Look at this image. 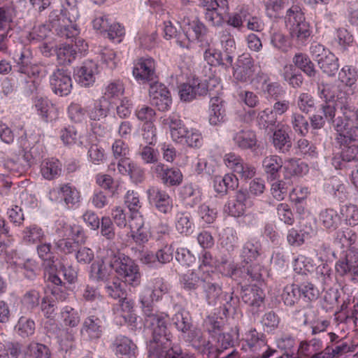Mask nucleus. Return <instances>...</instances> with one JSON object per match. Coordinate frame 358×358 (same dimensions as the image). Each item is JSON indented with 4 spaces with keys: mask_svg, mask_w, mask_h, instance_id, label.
<instances>
[{
    "mask_svg": "<svg viewBox=\"0 0 358 358\" xmlns=\"http://www.w3.org/2000/svg\"><path fill=\"white\" fill-rule=\"evenodd\" d=\"M284 169L290 176H294L307 171L308 166L299 160L289 159L285 161Z\"/></svg>",
    "mask_w": 358,
    "mask_h": 358,
    "instance_id": "13d9d810",
    "label": "nucleus"
},
{
    "mask_svg": "<svg viewBox=\"0 0 358 358\" xmlns=\"http://www.w3.org/2000/svg\"><path fill=\"white\" fill-rule=\"evenodd\" d=\"M4 167L13 173L21 175L28 169V164H24L21 158L17 157L6 159Z\"/></svg>",
    "mask_w": 358,
    "mask_h": 358,
    "instance_id": "0e129e2a",
    "label": "nucleus"
},
{
    "mask_svg": "<svg viewBox=\"0 0 358 358\" xmlns=\"http://www.w3.org/2000/svg\"><path fill=\"white\" fill-rule=\"evenodd\" d=\"M149 95L152 104L159 110H167L172 103L169 91L164 84L159 82L151 84Z\"/></svg>",
    "mask_w": 358,
    "mask_h": 358,
    "instance_id": "ddd939ff",
    "label": "nucleus"
},
{
    "mask_svg": "<svg viewBox=\"0 0 358 358\" xmlns=\"http://www.w3.org/2000/svg\"><path fill=\"white\" fill-rule=\"evenodd\" d=\"M262 245L259 241L251 239L247 241L242 250L241 257L245 264H249L255 261L259 255Z\"/></svg>",
    "mask_w": 358,
    "mask_h": 358,
    "instance_id": "2f4dec72",
    "label": "nucleus"
},
{
    "mask_svg": "<svg viewBox=\"0 0 358 358\" xmlns=\"http://www.w3.org/2000/svg\"><path fill=\"white\" fill-rule=\"evenodd\" d=\"M48 22L51 30H53L60 37L71 38L79 34L77 25L62 10L51 12Z\"/></svg>",
    "mask_w": 358,
    "mask_h": 358,
    "instance_id": "0eeeda50",
    "label": "nucleus"
},
{
    "mask_svg": "<svg viewBox=\"0 0 358 358\" xmlns=\"http://www.w3.org/2000/svg\"><path fill=\"white\" fill-rule=\"evenodd\" d=\"M286 23L289 34L299 44L303 45L311 35L310 24L305 20L301 9L297 6H292L287 12Z\"/></svg>",
    "mask_w": 358,
    "mask_h": 358,
    "instance_id": "20e7f679",
    "label": "nucleus"
},
{
    "mask_svg": "<svg viewBox=\"0 0 358 358\" xmlns=\"http://www.w3.org/2000/svg\"><path fill=\"white\" fill-rule=\"evenodd\" d=\"M336 273L341 277L349 276L354 283H358V251L349 249L336 263Z\"/></svg>",
    "mask_w": 358,
    "mask_h": 358,
    "instance_id": "6e6552de",
    "label": "nucleus"
},
{
    "mask_svg": "<svg viewBox=\"0 0 358 358\" xmlns=\"http://www.w3.org/2000/svg\"><path fill=\"white\" fill-rule=\"evenodd\" d=\"M103 332L102 322L96 315L86 317L80 329V334L86 341H95L101 338Z\"/></svg>",
    "mask_w": 358,
    "mask_h": 358,
    "instance_id": "6ab92c4d",
    "label": "nucleus"
},
{
    "mask_svg": "<svg viewBox=\"0 0 358 358\" xmlns=\"http://www.w3.org/2000/svg\"><path fill=\"white\" fill-rule=\"evenodd\" d=\"M172 322L176 329L182 334H186L192 327L191 318L183 312L176 313L172 317Z\"/></svg>",
    "mask_w": 358,
    "mask_h": 358,
    "instance_id": "8fccbe9b",
    "label": "nucleus"
},
{
    "mask_svg": "<svg viewBox=\"0 0 358 358\" xmlns=\"http://www.w3.org/2000/svg\"><path fill=\"white\" fill-rule=\"evenodd\" d=\"M241 296L245 303L254 309H258L264 303L265 294L262 289L253 285L243 287Z\"/></svg>",
    "mask_w": 358,
    "mask_h": 358,
    "instance_id": "5701e85b",
    "label": "nucleus"
},
{
    "mask_svg": "<svg viewBox=\"0 0 358 358\" xmlns=\"http://www.w3.org/2000/svg\"><path fill=\"white\" fill-rule=\"evenodd\" d=\"M50 243H41L37 246V252L39 257L43 260L45 267L50 268L54 265L55 256L51 252Z\"/></svg>",
    "mask_w": 358,
    "mask_h": 358,
    "instance_id": "603ef678",
    "label": "nucleus"
},
{
    "mask_svg": "<svg viewBox=\"0 0 358 358\" xmlns=\"http://www.w3.org/2000/svg\"><path fill=\"white\" fill-rule=\"evenodd\" d=\"M50 83L52 91L59 96H66L71 91V78L64 69H58L55 71L50 76Z\"/></svg>",
    "mask_w": 358,
    "mask_h": 358,
    "instance_id": "f3484780",
    "label": "nucleus"
},
{
    "mask_svg": "<svg viewBox=\"0 0 358 358\" xmlns=\"http://www.w3.org/2000/svg\"><path fill=\"white\" fill-rule=\"evenodd\" d=\"M320 220L325 228L335 229L339 223V217L336 210L328 208L320 213Z\"/></svg>",
    "mask_w": 358,
    "mask_h": 358,
    "instance_id": "49530a36",
    "label": "nucleus"
},
{
    "mask_svg": "<svg viewBox=\"0 0 358 358\" xmlns=\"http://www.w3.org/2000/svg\"><path fill=\"white\" fill-rule=\"evenodd\" d=\"M254 62L249 55L239 57L233 76L239 82H248L253 75Z\"/></svg>",
    "mask_w": 358,
    "mask_h": 358,
    "instance_id": "4be33fe9",
    "label": "nucleus"
},
{
    "mask_svg": "<svg viewBox=\"0 0 358 358\" xmlns=\"http://www.w3.org/2000/svg\"><path fill=\"white\" fill-rule=\"evenodd\" d=\"M243 340L246 343L247 346L253 352L266 345L265 341L263 338V334L259 333L255 328H251L246 331L243 337Z\"/></svg>",
    "mask_w": 358,
    "mask_h": 358,
    "instance_id": "c9c22d12",
    "label": "nucleus"
},
{
    "mask_svg": "<svg viewBox=\"0 0 358 358\" xmlns=\"http://www.w3.org/2000/svg\"><path fill=\"white\" fill-rule=\"evenodd\" d=\"M124 92V86L122 81L120 80H112L105 87L104 96L103 99H117L123 95Z\"/></svg>",
    "mask_w": 358,
    "mask_h": 358,
    "instance_id": "a18cd8bd",
    "label": "nucleus"
},
{
    "mask_svg": "<svg viewBox=\"0 0 358 358\" xmlns=\"http://www.w3.org/2000/svg\"><path fill=\"white\" fill-rule=\"evenodd\" d=\"M293 62L308 77L313 78L316 76L317 71L315 69V65L306 55L303 53L296 54L293 58Z\"/></svg>",
    "mask_w": 358,
    "mask_h": 358,
    "instance_id": "e433bc0d",
    "label": "nucleus"
},
{
    "mask_svg": "<svg viewBox=\"0 0 358 358\" xmlns=\"http://www.w3.org/2000/svg\"><path fill=\"white\" fill-rule=\"evenodd\" d=\"M24 357L33 358H50L51 352L50 349L44 344L31 342L24 350Z\"/></svg>",
    "mask_w": 358,
    "mask_h": 358,
    "instance_id": "ea45409f",
    "label": "nucleus"
},
{
    "mask_svg": "<svg viewBox=\"0 0 358 358\" xmlns=\"http://www.w3.org/2000/svg\"><path fill=\"white\" fill-rule=\"evenodd\" d=\"M133 75L141 83H155L157 81V76L155 72V64L153 59L141 58L135 64L133 69Z\"/></svg>",
    "mask_w": 358,
    "mask_h": 358,
    "instance_id": "9b49d317",
    "label": "nucleus"
},
{
    "mask_svg": "<svg viewBox=\"0 0 358 358\" xmlns=\"http://www.w3.org/2000/svg\"><path fill=\"white\" fill-rule=\"evenodd\" d=\"M238 185V178L234 174H226L223 177L217 176L214 180V187L218 193L226 194L228 189H234Z\"/></svg>",
    "mask_w": 358,
    "mask_h": 358,
    "instance_id": "7c9ffc66",
    "label": "nucleus"
},
{
    "mask_svg": "<svg viewBox=\"0 0 358 358\" xmlns=\"http://www.w3.org/2000/svg\"><path fill=\"white\" fill-rule=\"evenodd\" d=\"M13 59L17 71L22 73H28L34 64L32 52L27 48H23L20 52H15Z\"/></svg>",
    "mask_w": 358,
    "mask_h": 358,
    "instance_id": "cd10ccee",
    "label": "nucleus"
},
{
    "mask_svg": "<svg viewBox=\"0 0 358 358\" xmlns=\"http://www.w3.org/2000/svg\"><path fill=\"white\" fill-rule=\"evenodd\" d=\"M116 352L121 355L131 358L135 356L136 345L128 338L120 336L115 341Z\"/></svg>",
    "mask_w": 358,
    "mask_h": 358,
    "instance_id": "4c0bfd02",
    "label": "nucleus"
},
{
    "mask_svg": "<svg viewBox=\"0 0 358 358\" xmlns=\"http://www.w3.org/2000/svg\"><path fill=\"white\" fill-rule=\"evenodd\" d=\"M145 315V324L152 331V340L148 345L150 358H160L164 348L171 344L172 335L167 327L168 315L152 311Z\"/></svg>",
    "mask_w": 358,
    "mask_h": 358,
    "instance_id": "f03ea898",
    "label": "nucleus"
},
{
    "mask_svg": "<svg viewBox=\"0 0 358 358\" xmlns=\"http://www.w3.org/2000/svg\"><path fill=\"white\" fill-rule=\"evenodd\" d=\"M182 338L194 348H199L206 345V341L203 338L201 331L197 328L191 327L186 334H183Z\"/></svg>",
    "mask_w": 358,
    "mask_h": 358,
    "instance_id": "de8ad7c7",
    "label": "nucleus"
},
{
    "mask_svg": "<svg viewBox=\"0 0 358 358\" xmlns=\"http://www.w3.org/2000/svg\"><path fill=\"white\" fill-rule=\"evenodd\" d=\"M291 123L294 130L302 136L308 131V122L301 114L294 113L292 115Z\"/></svg>",
    "mask_w": 358,
    "mask_h": 358,
    "instance_id": "774afa93",
    "label": "nucleus"
},
{
    "mask_svg": "<svg viewBox=\"0 0 358 358\" xmlns=\"http://www.w3.org/2000/svg\"><path fill=\"white\" fill-rule=\"evenodd\" d=\"M105 289L108 295L115 299H123L127 296L122 283L117 276H114L111 281L107 282Z\"/></svg>",
    "mask_w": 358,
    "mask_h": 358,
    "instance_id": "79ce46f5",
    "label": "nucleus"
},
{
    "mask_svg": "<svg viewBox=\"0 0 358 358\" xmlns=\"http://www.w3.org/2000/svg\"><path fill=\"white\" fill-rule=\"evenodd\" d=\"M320 94L326 100H334L337 106H341L343 118L338 117L334 122V128L344 132L343 136L345 138L358 139V109L355 113V122H353L348 115L352 111L350 94L344 90L343 86L327 84L322 86Z\"/></svg>",
    "mask_w": 358,
    "mask_h": 358,
    "instance_id": "f257e3e1",
    "label": "nucleus"
},
{
    "mask_svg": "<svg viewBox=\"0 0 358 358\" xmlns=\"http://www.w3.org/2000/svg\"><path fill=\"white\" fill-rule=\"evenodd\" d=\"M164 37L166 39L169 40L172 38H176V43L180 48H189L190 45V40L187 35L185 34H177L176 29L173 26L172 23L169 22H164Z\"/></svg>",
    "mask_w": 358,
    "mask_h": 358,
    "instance_id": "473e14b6",
    "label": "nucleus"
},
{
    "mask_svg": "<svg viewBox=\"0 0 358 358\" xmlns=\"http://www.w3.org/2000/svg\"><path fill=\"white\" fill-rule=\"evenodd\" d=\"M97 64L92 60H87L78 68L76 76L79 84L84 87H90L95 82L97 73Z\"/></svg>",
    "mask_w": 358,
    "mask_h": 358,
    "instance_id": "b1692460",
    "label": "nucleus"
},
{
    "mask_svg": "<svg viewBox=\"0 0 358 358\" xmlns=\"http://www.w3.org/2000/svg\"><path fill=\"white\" fill-rule=\"evenodd\" d=\"M282 76L284 80L294 88L300 87L303 81L302 74L297 71L295 67L290 64L284 67Z\"/></svg>",
    "mask_w": 358,
    "mask_h": 358,
    "instance_id": "a19ab883",
    "label": "nucleus"
},
{
    "mask_svg": "<svg viewBox=\"0 0 358 358\" xmlns=\"http://www.w3.org/2000/svg\"><path fill=\"white\" fill-rule=\"evenodd\" d=\"M249 16L248 9L242 6L229 15L227 24L234 28L240 29L243 27V21L246 20Z\"/></svg>",
    "mask_w": 358,
    "mask_h": 358,
    "instance_id": "09e8293b",
    "label": "nucleus"
},
{
    "mask_svg": "<svg viewBox=\"0 0 358 358\" xmlns=\"http://www.w3.org/2000/svg\"><path fill=\"white\" fill-rule=\"evenodd\" d=\"M152 171L167 186H178L182 181V174L177 168H168L163 163H158L152 167Z\"/></svg>",
    "mask_w": 358,
    "mask_h": 358,
    "instance_id": "dca6fc26",
    "label": "nucleus"
},
{
    "mask_svg": "<svg viewBox=\"0 0 358 358\" xmlns=\"http://www.w3.org/2000/svg\"><path fill=\"white\" fill-rule=\"evenodd\" d=\"M149 201L162 213L168 214L173 208V201L164 190L156 187H150L147 190Z\"/></svg>",
    "mask_w": 358,
    "mask_h": 358,
    "instance_id": "2eb2a0df",
    "label": "nucleus"
},
{
    "mask_svg": "<svg viewBox=\"0 0 358 358\" xmlns=\"http://www.w3.org/2000/svg\"><path fill=\"white\" fill-rule=\"evenodd\" d=\"M106 263L123 282L133 287L140 285L141 275L139 267L129 256L117 250L107 249Z\"/></svg>",
    "mask_w": 358,
    "mask_h": 358,
    "instance_id": "7ed1b4c3",
    "label": "nucleus"
},
{
    "mask_svg": "<svg viewBox=\"0 0 358 358\" xmlns=\"http://www.w3.org/2000/svg\"><path fill=\"white\" fill-rule=\"evenodd\" d=\"M317 62L323 73L329 76H334L339 68L338 59L332 52L326 55L323 58H320Z\"/></svg>",
    "mask_w": 358,
    "mask_h": 358,
    "instance_id": "58836bf2",
    "label": "nucleus"
},
{
    "mask_svg": "<svg viewBox=\"0 0 358 358\" xmlns=\"http://www.w3.org/2000/svg\"><path fill=\"white\" fill-rule=\"evenodd\" d=\"M276 116L272 110L266 108L258 113L257 121L261 128L266 129L276 122Z\"/></svg>",
    "mask_w": 358,
    "mask_h": 358,
    "instance_id": "4d7b16f0",
    "label": "nucleus"
},
{
    "mask_svg": "<svg viewBox=\"0 0 358 358\" xmlns=\"http://www.w3.org/2000/svg\"><path fill=\"white\" fill-rule=\"evenodd\" d=\"M164 124L169 128L172 139L182 143L189 129L182 124V120L176 115H171L163 121Z\"/></svg>",
    "mask_w": 358,
    "mask_h": 358,
    "instance_id": "393cba45",
    "label": "nucleus"
},
{
    "mask_svg": "<svg viewBox=\"0 0 358 358\" xmlns=\"http://www.w3.org/2000/svg\"><path fill=\"white\" fill-rule=\"evenodd\" d=\"M50 198L52 201H63L68 208H71L80 202V194L76 187L67 183L50 191Z\"/></svg>",
    "mask_w": 358,
    "mask_h": 358,
    "instance_id": "f8f14e48",
    "label": "nucleus"
},
{
    "mask_svg": "<svg viewBox=\"0 0 358 358\" xmlns=\"http://www.w3.org/2000/svg\"><path fill=\"white\" fill-rule=\"evenodd\" d=\"M241 122V120L236 119L231 125L234 144L243 150L255 149L257 143L255 133L250 129L238 128V124Z\"/></svg>",
    "mask_w": 358,
    "mask_h": 358,
    "instance_id": "9d476101",
    "label": "nucleus"
},
{
    "mask_svg": "<svg viewBox=\"0 0 358 358\" xmlns=\"http://www.w3.org/2000/svg\"><path fill=\"white\" fill-rule=\"evenodd\" d=\"M272 144L281 153L289 151L292 148L290 136L284 126L276 129L272 136Z\"/></svg>",
    "mask_w": 358,
    "mask_h": 358,
    "instance_id": "bb28decb",
    "label": "nucleus"
},
{
    "mask_svg": "<svg viewBox=\"0 0 358 358\" xmlns=\"http://www.w3.org/2000/svg\"><path fill=\"white\" fill-rule=\"evenodd\" d=\"M225 109L223 100L219 96H213L210 101L208 121L211 125L217 126L225 120Z\"/></svg>",
    "mask_w": 358,
    "mask_h": 358,
    "instance_id": "a878e982",
    "label": "nucleus"
},
{
    "mask_svg": "<svg viewBox=\"0 0 358 358\" xmlns=\"http://www.w3.org/2000/svg\"><path fill=\"white\" fill-rule=\"evenodd\" d=\"M357 77V72L354 68L350 66H345L341 69L338 73V79L341 84H338L336 83H331L330 84L343 86L344 87V90L348 93L346 90V87H352L355 85Z\"/></svg>",
    "mask_w": 358,
    "mask_h": 358,
    "instance_id": "72a5a7b5",
    "label": "nucleus"
},
{
    "mask_svg": "<svg viewBox=\"0 0 358 358\" xmlns=\"http://www.w3.org/2000/svg\"><path fill=\"white\" fill-rule=\"evenodd\" d=\"M199 6L203 9L204 19L209 25L218 27L223 23L221 10L227 6V0H199Z\"/></svg>",
    "mask_w": 358,
    "mask_h": 358,
    "instance_id": "1a4fd4ad",
    "label": "nucleus"
},
{
    "mask_svg": "<svg viewBox=\"0 0 358 358\" xmlns=\"http://www.w3.org/2000/svg\"><path fill=\"white\" fill-rule=\"evenodd\" d=\"M18 334L22 337H28L34 334L35 331V322L34 320L21 317L17 324Z\"/></svg>",
    "mask_w": 358,
    "mask_h": 358,
    "instance_id": "6e6d98bb",
    "label": "nucleus"
},
{
    "mask_svg": "<svg viewBox=\"0 0 358 358\" xmlns=\"http://www.w3.org/2000/svg\"><path fill=\"white\" fill-rule=\"evenodd\" d=\"M176 228L180 234H188L192 231V223L190 221V215L186 213L177 214Z\"/></svg>",
    "mask_w": 358,
    "mask_h": 358,
    "instance_id": "864d4df0",
    "label": "nucleus"
},
{
    "mask_svg": "<svg viewBox=\"0 0 358 358\" xmlns=\"http://www.w3.org/2000/svg\"><path fill=\"white\" fill-rule=\"evenodd\" d=\"M319 292L317 289L310 282L303 283L300 285L295 284L287 285L281 294L282 300L287 306H293L298 303L301 297L309 301L317 298Z\"/></svg>",
    "mask_w": 358,
    "mask_h": 358,
    "instance_id": "423d86ee",
    "label": "nucleus"
},
{
    "mask_svg": "<svg viewBox=\"0 0 358 358\" xmlns=\"http://www.w3.org/2000/svg\"><path fill=\"white\" fill-rule=\"evenodd\" d=\"M218 274L215 272L208 273L202 279L203 289L205 294V299L210 306L217 305L222 294L221 286L216 282Z\"/></svg>",
    "mask_w": 358,
    "mask_h": 358,
    "instance_id": "4468645a",
    "label": "nucleus"
},
{
    "mask_svg": "<svg viewBox=\"0 0 358 358\" xmlns=\"http://www.w3.org/2000/svg\"><path fill=\"white\" fill-rule=\"evenodd\" d=\"M341 215L347 225H358V207L356 205L349 203L343 206L341 208Z\"/></svg>",
    "mask_w": 358,
    "mask_h": 358,
    "instance_id": "c03bdc74",
    "label": "nucleus"
},
{
    "mask_svg": "<svg viewBox=\"0 0 358 358\" xmlns=\"http://www.w3.org/2000/svg\"><path fill=\"white\" fill-rule=\"evenodd\" d=\"M56 248L65 255L71 254L78 248V242L69 238H61L55 243Z\"/></svg>",
    "mask_w": 358,
    "mask_h": 358,
    "instance_id": "bf43d9fd",
    "label": "nucleus"
},
{
    "mask_svg": "<svg viewBox=\"0 0 358 358\" xmlns=\"http://www.w3.org/2000/svg\"><path fill=\"white\" fill-rule=\"evenodd\" d=\"M61 171L62 164L57 159H52L48 160L41 166V173L48 180H52L59 176Z\"/></svg>",
    "mask_w": 358,
    "mask_h": 358,
    "instance_id": "37998d69",
    "label": "nucleus"
},
{
    "mask_svg": "<svg viewBox=\"0 0 358 358\" xmlns=\"http://www.w3.org/2000/svg\"><path fill=\"white\" fill-rule=\"evenodd\" d=\"M106 255L101 259L94 262L90 266V277L99 282L109 280L111 270L107 268Z\"/></svg>",
    "mask_w": 358,
    "mask_h": 358,
    "instance_id": "c85d7f7f",
    "label": "nucleus"
},
{
    "mask_svg": "<svg viewBox=\"0 0 358 358\" xmlns=\"http://www.w3.org/2000/svg\"><path fill=\"white\" fill-rule=\"evenodd\" d=\"M83 43L84 41L82 39H78L75 45L61 44L56 49L57 57L59 62L64 65L70 64L76 59L78 51L82 52L86 50L87 45L86 43Z\"/></svg>",
    "mask_w": 358,
    "mask_h": 358,
    "instance_id": "a211bd4d",
    "label": "nucleus"
},
{
    "mask_svg": "<svg viewBox=\"0 0 358 358\" xmlns=\"http://www.w3.org/2000/svg\"><path fill=\"white\" fill-rule=\"evenodd\" d=\"M283 166L282 159L278 155H269L262 161L264 171L272 180L278 176V173Z\"/></svg>",
    "mask_w": 358,
    "mask_h": 358,
    "instance_id": "c756f323",
    "label": "nucleus"
},
{
    "mask_svg": "<svg viewBox=\"0 0 358 358\" xmlns=\"http://www.w3.org/2000/svg\"><path fill=\"white\" fill-rule=\"evenodd\" d=\"M271 43L275 48L284 52H287L291 46L287 37L278 31L272 34Z\"/></svg>",
    "mask_w": 358,
    "mask_h": 358,
    "instance_id": "e2e57ef3",
    "label": "nucleus"
},
{
    "mask_svg": "<svg viewBox=\"0 0 358 358\" xmlns=\"http://www.w3.org/2000/svg\"><path fill=\"white\" fill-rule=\"evenodd\" d=\"M62 317L66 326L75 327L80 322L79 313L71 307H65L62 312Z\"/></svg>",
    "mask_w": 358,
    "mask_h": 358,
    "instance_id": "338daca9",
    "label": "nucleus"
},
{
    "mask_svg": "<svg viewBox=\"0 0 358 358\" xmlns=\"http://www.w3.org/2000/svg\"><path fill=\"white\" fill-rule=\"evenodd\" d=\"M139 155L145 164H158L159 152L150 145L140 148Z\"/></svg>",
    "mask_w": 358,
    "mask_h": 358,
    "instance_id": "680f3d73",
    "label": "nucleus"
},
{
    "mask_svg": "<svg viewBox=\"0 0 358 358\" xmlns=\"http://www.w3.org/2000/svg\"><path fill=\"white\" fill-rule=\"evenodd\" d=\"M34 106L43 121L52 122L58 118V108L47 98L36 96Z\"/></svg>",
    "mask_w": 358,
    "mask_h": 358,
    "instance_id": "412c9836",
    "label": "nucleus"
},
{
    "mask_svg": "<svg viewBox=\"0 0 358 358\" xmlns=\"http://www.w3.org/2000/svg\"><path fill=\"white\" fill-rule=\"evenodd\" d=\"M336 131L335 141L339 145L341 151L332 158V165L336 169L346 168L348 162H358V145L352 143L358 139H348L343 136V131L334 129Z\"/></svg>",
    "mask_w": 358,
    "mask_h": 358,
    "instance_id": "39448f33",
    "label": "nucleus"
},
{
    "mask_svg": "<svg viewBox=\"0 0 358 358\" xmlns=\"http://www.w3.org/2000/svg\"><path fill=\"white\" fill-rule=\"evenodd\" d=\"M129 145L122 139H116L112 145V152L115 159L129 158Z\"/></svg>",
    "mask_w": 358,
    "mask_h": 358,
    "instance_id": "052dcab7",
    "label": "nucleus"
},
{
    "mask_svg": "<svg viewBox=\"0 0 358 358\" xmlns=\"http://www.w3.org/2000/svg\"><path fill=\"white\" fill-rule=\"evenodd\" d=\"M207 92L206 84L198 78L193 79L189 83L182 85L179 90L180 99L185 101H190L197 96H204Z\"/></svg>",
    "mask_w": 358,
    "mask_h": 358,
    "instance_id": "aec40b11",
    "label": "nucleus"
},
{
    "mask_svg": "<svg viewBox=\"0 0 358 358\" xmlns=\"http://www.w3.org/2000/svg\"><path fill=\"white\" fill-rule=\"evenodd\" d=\"M41 295L39 292L35 289H31L27 292L22 299V306L29 310H32L40 303Z\"/></svg>",
    "mask_w": 358,
    "mask_h": 358,
    "instance_id": "5fc2aeb1",
    "label": "nucleus"
},
{
    "mask_svg": "<svg viewBox=\"0 0 358 358\" xmlns=\"http://www.w3.org/2000/svg\"><path fill=\"white\" fill-rule=\"evenodd\" d=\"M325 84H322L319 85L318 87V93L320 96V98L323 99L326 103L322 106V110L324 114V117L329 121L332 122V124L334 125V122L336 120L337 118H334L336 115V107L340 108L341 106L336 105V101L334 100H326L324 97L321 96L320 94V90L322 88V86Z\"/></svg>",
    "mask_w": 358,
    "mask_h": 358,
    "instance_id": "3c124183",
    "label": "nucleus"
},
{
    "mask_svg": "<svg viewBox=\"0 0 358 358\" xmlns=\"http://www.w3.org/2000/svg\"><path fill=\"white\" fill-rule=\"evenodd\" d=\"M278 218L285 224L292 225L294 222V217L289 206L285 203H279L277 206Z\"/></svg>",
    "mask_w": 358,
    "mask_h": 358,
    "instance_id": "69168bd1",
    "label": "nucleus"
},
{
    "mask_svg": "<svg viewBox=\"0 0 358 358\" xmlns=\"http://www.w3.org/2000/svg\"><path fill=\"white\" fill-rule=\"evenodd\" d=\"M44 238V231L36 224H31L22 231V240L27 244L41 243Z\"/></svg>",
    "mask_w": 358,
    "mask_h": 358,
    "instance_id": "f704fd0d",
    "label": "nucleus"
}]
</instances>
